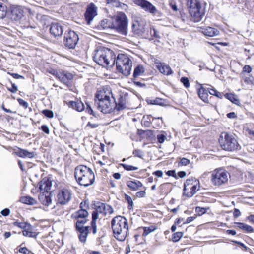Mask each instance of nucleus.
<instances>
[{"mask_svg":"<svg viewBox=\"0 0 254 254\" xmlns=\"http://www.w3.org/2000/svg\"><path fill=\"white\" fill-rule=\"evenodd\" d=\"M20 201L23 203L28 205H34L37 203V201L35 199L29 196H22L20 197Z\"/></svg>","mask_w":254,"mask_h":254,"instance_id":"obj_31","label":"nucleus"},{"mask_svg":"<svg viewBox=\"0 0 254 254\" xmlns=\"http://www.w3.org/2000/svg\"><path fill=\"white\" fill-rule=\"evenodd\" d=\"M225 97L227 99H229L232 102L237 104L239 102V100L237 99L235 95L233 94H226Z\"/></svg>","mask_w":254,"mask_h":254,"instance_id":"obj_41","label":"nucleus"},{"mask_svg":"<svg viewBox=\"0 0 254 254\" xmlns=\"http://www.w3.org/2000/svg\"><path fill=\"white\" fill-rule=\"evenodd\" d=\"M72 195L71 190L63 188L59 191L57 195V200L58 203L62 205L67 204L71 199Z\"/></svg>","mask_w":254,"mask_h":254,"instance_id":"obj_13","label":"nucleus"},{"mask_svg":"<svg viewBox=\"0 0 254 254\" xmlns=\"http://www.w3.org/2000/svg\"><path fill=\"white\" fill-rule=\"evenodd\" d=\"M98 7L93 3L87 5L84 13V17L88 25H90L93 19L97 15Z\"/></svg>","mask_w":254,"mask_h":254,"instance_id":"obj_14","label":"nucleus"},{"mask_svg":"<svg viewBox=\"0 0 254 254\" xmlns=\"http://www.w3.org/2000/svg\"><path fill=\"white\" fill-rule=\"evenodd\" d=\"M74 176L78 183L85 187L94 183V174L92 170L84 165L77 166L74 170Z\"/></svg>","mask_w":254,"mask_h":254,"instance_id":"obj_4","label":"nucleus"},{"mask_svg":"<svg viewBox=\"0 0 254 254\" xmlns=\"http://www.w3.org/2000/svg\"><path fill=\"white\" fill-rule=\"evenodd\" d=\"M18 102L20 105L22 106L24 109H26L28 107V103L22 99H18Z\"/></svg>","mask_w":254,"mask_h":254,"instance_id":"obj_50","label":"nucleus"},{"mask_svg":"<svg viewBox=\"0 0 254 254\" xmlns=\"http://www.w3.org/2000/svg\"><path fill=\"white\" fill-rule=\"evenodd\" d=\"M220 137L221 139H219V143L223 149L233 151L240 148L237 136L235 134L224 133V139L222 136Z\"/></svg>","mask_w":254,"mask_h":254,"instance_id":"obj_7","label":"nucleus"},{"mask_svg":"<svg viewBox=\"0 0 254 254\" xmlns=\"http://www.w3.org/2000/svg\"><path fill=\"white\" fill-rule=\"evenodd\" d=\"M145 71L144 68L142 65H139L134 68L133 72V77L134 78L137 77L140 75H142Z\"/></svg>","mask_w":254,"mask_h":254,"instance_id":"obj_32","label":"nucleus"},{"mask_svg":"<svg viewBox=\"0 0 254 254\" xmlns=\"http://www.w3.org/2000/svg\"><path fill=\"white\" fill-rule=\"evenodd\" d=\"M88 216V213L85 209H80L72 214V217L73 218H87Z\"/></svg>","mask_w":254,"mask_h":254,"instance_id":"obj_28","label":"nucleus"},{"mask_svg":"<svg viewBox=\"0 0 254 254\" xmlns=\"http://www.w3.org/2000/svg\"><path fill=\"white\" fill-rule=\"evenodd\" d=\"M115 54L112 50L101 47L95 50L93 60L100 65L112 67L115 64Z\"/></svg>","mask_w":254,"mask_h":254,"instance_id":"obj_2","label":"nucleus"},{"mask_svg":"<svg viewBox=\"0 0 254 254\" xmlns=\"http://www.w3.org/2000/svg\"><path fill=\"white\" fill-rule=\"evenodd\" d=\"M153 175H155V176L158 177H162L163 173V172L161 170H157L153 172Z\"/></svg>","mask_w":254,"mask_h":254,"instance_id":"obj_63","label":"nucleus"},{"mask_svg":"<svg viewBox=\"0 0 254 254\" xmlns=\"http://www.w3.org/2000/svg\"><path fill=\"white\" fill-rule=\"evenodd\" d=\"M230 177L229 173L222 168L215 169L212 172L211 181L216 187H221L227 184Z\"/></svg>","mask_w":254,"mask_h":254,"instance_id":"obj_8","label":"nucleus"},{"mask_svg":"<svg viewBox=\"0 0 254 254\" xmlns=\"http://www.w3.org/2000/svg\"><path fill=\"white\" fill-rule=\"evenodd\" d=\"M86 112H87L90 115H94L93 111L92 109L91 108L89 104H88V103H86Z\"/></svg>","mask_w":254,"mask_h":254,"instance_id":"obj_54","label":"nucleus"},{"mask_svg":"<svg viewBox=\"0 0 254 254\" xmlns=\"http://www.w3.org/2000/svg\"><path fill=\"white\" fill-rule=\"evenodd\" d=\"M113 208L111 206L105 204V213H104V215H105L107 214H111L113 213Z\"/></svg>","mask_w":254,"mask_h":254,"instance_id":"obj_46","label":"nucleus"},{"mask_svg":"<svg viewBox=\"0 0 254 254\" xmlns=\"http://www.w3.org/2000/svg\"><path fill=\"white\" fill-rule=\"evenodd\" d=\"M181 82L186 88H189L190 86L189 80L187 77H182L181 78Z\"/></svg>","mask_w":254,"mask_h":254,"instance_id":"obj_44","label":"nucleus"},{"mask_svg":"<svg viewBox=\"0 0 254 254\" xmlns=\"http://www.w3.org/2000/svg\"><path fill=\"white\" fill-rule=\"evenodd\" d=\"M113 29L122 35L127 34V18L124 13H120L113 19Z\"/></svg>","mask_w":254,"mask_h":254,"instance_id":"obj_9","label":"nucleus"},{"mask_svg":"<svg viewBox=\"0 0 254 254\" xmlns=\"http://www.w3.org/2000/svg\"><path fill=\"white\" fill-rule=\"evenodd\" d=\"M50 31L51 34L55 37L61 36L63 33L62 26L57 23H52Z\"/></svg>","mask_w":254,"mask_h":254,"instance_id":"obj_19","label":"nucleus"},{"mask_svg":"<svg viewBox=\"0 0 254 254\" xmlns=\"http://www.w3.org/2000/svg\"><path fill=\"white\" fill-rule=\"evenodd\" d=\"M125 198L126 200L127 201V202L128 204V205L127 206L128 209L129 210L133 209V202L131 197L127 194H125Z\"/></svg>","mask_w":254,"mask_h":254,"instance_id":"obj_40","label":"nucleus"},{"mask_svg":"<svg viewBox=\"0 0 254 254\" xmlns=\"http://www.w3.org/2000/svg\"><path fill=\"white\" fill-rule=\"evenodd\" d=\"M155 230V228L154 226H150V227H146L144 228V232L143 235L144 236H147L151 232L154 231Z\"/></svg>","mask_w":254,"mask_h":254,"instance_id":"obj_43","label":"nucleus"},{"mask_svg":"<svg viewBox=\"0 0 254 254\" xmlns=\"http://www.w3.org/2000/svg\"><path fill=\"white\" fill-rule=\"evenodd\" d=\"M204 35L209 37H213L219 34V31L211 27H208L206 29H204L203 31Z\"/></svg>","mask_w":254,"mask_h":254,"instance_id":"obj_27","label":"nucleus"},{"mask_svg":"<svg viewBox=\"0 0 254 254\" xmlns=\"http://www.w3.org/2000/svg\"><path fill=\"white\" fill-rule=\"evenodd\" d=\"M8 74H10L13 78H14L15 79H20V78L24 79V77L23 76H22L21 75H19L17 73H11L10 72H8Z\"/></svg>","mask_w":254,"mask_h":254,"instance_id":"obj_58","label":"nucleus"},{"mask_svg":"<svg viewBox=\"0 0 254 254\" xmlns=\"http://www.w3.org/2000/svg\"><path fill=\"white\" fill-rule=\"evenodd\" d=\"M235 224L238 228L244 230L247 233H252L254 232V229L253 228V227L246 224L241 222H235Z\"/></svg>","mask_w":254,"mask_h":254,"instance_id":"obj_30","label":"nucleus"},{"mask_svg":"<svg viewBox=\"0 0 254 254\" xmlns=\"http://www.w3.org/2000/svg\"><path fill=\"white\" fill-rule=\"evenodd\" d=\"M50 72L66 86L69 87L71 86L72 81L73 78V75L72 73L67 71L54 70H52Z\"/></svg>","mask_w":254,"mask_h":254,"instance_id":"obj_10","label":"nucleus"},{"mask_svg":"<svg viewBox=\"0 0 254 254\" xmlns=\"http://www.w3.org/2000/svg\"><path fill=\"white\" fill-rule=\"evenodd\" d=\"M121 165L124 168L125 170L127 171L137 170L138 169V167H137L126 164H121Z\"/></svg>","mask_w":254,"mask_h":254,"instance_id":"obj_42","label":"nucleus"},{"mask_svg":"<svg viewBox=\"0 0 254 254\" xmlns=\"http://www.w3.org/2000/svg\"><path fill=\"white\" fill-rule=\"evenodd\" d=\"M111 223L115 238L120 241H124L128 229L127 219L119 215L113 218Z\"/></svg>","mask_w":254,"mask_h":254,"instance_id":"obj_3","label":"nucleus"},{"mask_svg":"<svg viewBox=\"0 0 254 254\" xmlns=\"http://www.w3.org/2000/svg\"><path fill=\"white\" fill-rule=\"evenodd\" d=\"M126 97L123 96H120L118 99V101L117 102L115 101L113 109H116L118 111L123 110L126 108Z\"/></svg>","mask_w":254,"mask_h":254,"instance_id":"obj_21","label":"nucleus"},{"mask_svg":"<svg viewBox=\"0 0 254 254\" xmlns=\"http://www.w3.org/2000/svg\"><path fill=\"white\" fill-rule=\"evenodd\" d=\"M77 221L75 223V227H84L83 224L87 222V218H75Z\"/></svg>","mask_w":254,"mask_h":254,"instance_id":"obj_39","label":"nucleus"},{"mask_svg":"<svg viewBox=\"0 0 254 254\" xmlns=\"http://www.w3.org/2000/svg\"><path fill=\"white\" fill-rule=\"evenodd\" d=\"M186 5L191 20L194 22H200L206 12L205 4L199 0H187Z\"/></svg>","mask_w":254,"mask_h":254,"instance_id":"obj_5","label":"nucleus"},{"mask_svg":"<svg viewBox=\"0 0 254 254\" xmlns=\"http://www.w3.org/2000/svg\"><path fill=\"white\" fill-rule=\"evenodd\" d=\"M79 40L78 35L72 30L65 32L64 37V45L69 49H74Z\"/></svg>","mask_w":254,"mask_h":254,"instance_id":"obj_12","label":"nucleus"},{"mask_svg":"<svg viewBox=\"0 0 254 254\" xmlns=\"http://www.w3.org/2000/svg\"><path fill=\"white\" fill-rule=\"evenodd\" d=\"M243 72L250 73L252 71V68L250 65H246L243 68Z\"/></svg>","mask_w":254,"mask_h":254,"instance_id":"obj_56","label":"nucleus"},{"mask_svg":"<svg viewBox=\"0 0 254 254\" xmlns=\"http://www.w3.org/2000/svg\"><path fill=\"white\" fill-rule=\"evenodd\" d=\"M163 100L161 98H157L155 99L152 100L151 103L152 104L161 105L163 104Z\"/></svg>","mask_w":254,"mask_h":254,"instance_id":"obj_51","label":"nucleus"},{"mask_svg":"<svg viewBox=\"0 0 254 254\" xmlns=\"http://www.w3.org/2000/svg\"><path fill=\"white\" fill-rule=\"evenodd\" d=\"M145 194L146 192L145 191H140L136 193V197L139 198L143 197L145 196Z\"/></svg>","mask_w":254,"mask_h":254,"instance_id":"obj_59","label":"nucleus"},{"mask_svg":"<svg viewBox=\"0 0 254 254\" xmlns=\"http://www.w3.org/2000/svg\"><path fill=\"white\" fill-rule=\"evenodd\" d=\"M190 161L186 158H182L179 163V165L186 166L190 163Z\"/></svg>","mask_w":254,"mask_h":254,"instance_id":"obj_49","label":"nucleus"},{"mask_svg":"<svg viewBox=\"0 0 254 254\" xmlns=\"http://www.w3.org/2000/svg\"><path fill=\"white\" fill-rule=\"evenodd\" d=\"M166 174L169 176H172V177H176V172H175V171L174 170H169V171H168L166 172Z\"/></svg>","mask_w":254,"mask_h":254,"instance_id":"obj_64","label":"nucleus"},{"mask_svg":"<svg viewBox=\"0 0 254 254\" xmlns=\"http://www.w3.org/2000/svg\"><path fill=\"white\" fill-rule=\"evenodd\" d=\"M44 197V199L43 200H41L42 202V203L46 206H49L52 202L51 197L49 195H47L46 194L44 195V194L40 195L39 196V199L41 200L43 199Z\"/></svg>","mask_w":254,"mask_h":254,"instance_id":"obj_33","label":"nucleus"},{"mask_svg":"<svg viewBox=\"0 0 254 254\" xmlns=\"http://www.w3.org/2000/svg\"><path fill=\"white\" fill-rule=\"evenodd\" d=\"M157 139L159 143H163L166 139V136L163 134H159L157 135Z\"/></svg>","mask_w":254,"mask_h":254,"instance_id":"obj_48","label":"nucleus"},{"mask_svg":"<svg viewBox=\"0 0 254 254\" xmlns=\"http://www.w3.org/2000/svg\"><path fill=\"white\" fill-rule=\"evenodd\" d=\"M7 13V6L5 4L0 2V18H4L6 16Z\"/></svg>","mask_w":254,"mask_h":254,"instance_id":"obj_34","label":"nucleus"},{"mask_svg":"<svg viewBox=\"0 0 254 254\" xmlns=\"http://www.w3.org/2000/svg\"><path fill=\"white\" fill-rule=\"evenodd\" d=\"M8 90L12 93H16L18 90V88L15 84H12V88H8Z\"/></svg>","mask_w":254,"mask_h":254,"instance_id":"obj_57","label":"nucleus"},{"mask_svg":"<svg viewBox=\"0 0 254 254\" xmlns=\"http://www.w3.org/2000/svg\"><path fill=\"white\" fill-rule=\"evenodd\" d=\"M90 228L92 230L91 227L90 226L78 227L76 228V229L78 233L79 239L81 243H85L86 242L87 236L89 233V229Z\"/></svg>","mask_w":254,"mask_h":254,"instance_id":"obj_17","label":"nucleus"},{"mask_svg":"<svg viewBox=\"0 0 254 254\" xmlns=\"http://www.w3.org/2000/svg\"><path fill=\"white\" fill-rule=\"evenodd\" d=\"M13 225L15 226L18 227L21 229H26L27 227L29 228L31 227V225L27 222H20L18 221H16L13 223Z\"/></svg>","mask_w":254,"mask_h":254,"instance_id":"obj_38","label":"nucleus"},{"mask_svg":"<svg viewBox=\"0 0 254 254\" xmlns=\"http://www.w3.org/2000/svg\"><path fill=\"white\" fill-rule=\"evenodd\" d=\"M196 211L198 213L199 215H201L206 212V209L204 208L197 207L196 208Z\"/></svg>","mask_w":254,"mask_h":254,"instance_id":"obj_52","label":"nucleus"},{"mask_svg":"<svg viewBox=\"0 0 254 254\" xmlns=\"http://www.w3.org/2000/svg\"><path fill=\"white\" fill-rule=\"evenodd\" d=\"M115 64L117 70L125 76L130 74L132 67V61L128 57L124 54H119L115 58Z\"/></svg>","mask_w":254,"mask_h":254,"instance_id":"obj_6","label":"nucleus"},{"mask_svg":"<svg viewBox=\"0 0 254 254\" xmlns=\"http://www.w3.org/2000/svg\"><path fill=\"white\" fill-rule=\"evenodd\" d=\"M95 105L97 109L103 113H110L113 110L115 98L111 88L108 86H103L95 94Z\"/></svg>","mask_w":254,"mask_h":254,"instance_id":"obj_1","label":"nucleus"},{"mask_svg":"<svg viewBox=\"0 0 254 254\" xmlns=\"http://www.w3.org/2000/svg\"><path fill=\"white\" fill-rule=\"evenodd\" d=\"M41 130L45 133L48 134L50 133L49 129L48 126L43 125L41 126Z\"/></svg>","mask_w":254,"mask_h":254,"instance_id":"obj_53","label":"nucleus"},{"mask_svg":"<svg viewBox=\"0 0 254 254\" xmlns=\"http://www.w3.org/2000/svg\"><path fill=\"white\" fill-rule=\"evenodd\" d=\"M10 211L8 208H5L1 211V214L4 216H7L9 215Z\"/></svg>","mask_w":254,"mask_h":254,"instance_id":"obj_55","label":"nucleus"},{"mask_svg":"<svg viewBox=\"0 0 254 254\" xmlns=\"http://www.w3.org/2000/svg\"><path fill=\"white\" fill-rule=\"evenodd\" d=\"M42 113L44 116L49 118H52L54 117L53 112L50 110H44L42 111Z\"/></svg>","mask_w":254,"mask_h":254,"instance_id":"obj_45","label":"nucleus"},{"mask_svg":"<svg viewBox=\"0 0 254 254\" xmlns=\"http://www.w3.org/2000/svg\"><path fill=\"white\" fill-rule=\"evenodd\" d=\"M15 153L17 156L22 158H32L36 155L34 152H29L26 150L21 148H19L18 151L16 152Z\"/></svg>","mask_w":254,"mask_h":254,"instance_id":"obj_23","label":"nucleus"},{"mask_svg":"<svg viewBox=\"0 0 254 254\" xmlns=\"http://www.w3.org/2000/svg\"><path fill=\"white\" fill-rule=\"evenodd\" d=\"M24 9L22 7L17 5H13L10 7V18L14 21H19L24 16Z\"/></svg>","mask_w":254,"mask_h":254,"instance_id":"obj_15","label":"nucleus"},{"mask_svg":"<svg viewBox=\"0 0 254 254\" xmlns=\"http://www.w3.org/2000/svg\"><path fill=\"white\" fill-rule=\"evenodd\" d=\"M133 154L135 157L142 158L144 155L143 151L139 149H135L133 151Z\"/></svg>","mask_w":254,"mask_h":254,"instance_id":"obj_47","label":"nucleus"},{"mask_svg":"<svg viewBox=\"0 0 254 254\" xmlns=\"http://www.w3.org/2000/svg\"><path fill=\"white\" fill-rule=\"evenodd\" d=\"M31 226L29 228H27L25 230H24L22 232L23 235L25 236L28 237H35L36 235L34 232H33L31 231Z\"/></svg>","mask_w":254,"mask_h":254,"instance_id":"obj_36","label":"nucleus"},{"mask_svg":"<svg viewBox=\"0 0 254 254\" xmlns=\"http://www.w3.org/2000/svg\"><path fill=\"white\" fill-rule=\"evenodd\" d=\"M69 106L78 112H81L85 109V106L81 101L77 100L75 101H70Z\"/></svg>","mask_w":254,"mask_h":254,"instance_id":"obj_24","label":"nucleus"},{"mask_svg":"<svg viewBox=\"0 0 254 254\" xmlns=\"http://www.w3.org/2000/svg\"><path fill=\"white\" fill-rule=\"evenodd\" d=\"M100 26L103 29H113V19H105L101 21Z\"/></svg>","mask_w":254,"mask_h":254,"instance_id":"obj_29","label":"nucleus"},{"mask_svg":"<svg viewBox=\"0 0 254 254\" xmlns=\"http://www.w3.org/2000/svg\"><path fill=\"white\" fill-rule=\"evenodd\" d=\"M198 94L200 98L205 103L209 101L208 91L205 89L202 85L198 90Z\"/></svg>","mask_w":254,"mask_h":254,"instance_id":"obj_26","label":"nucleus"},{"mask_svg":"<svg viewBox=\"0 0 254 254\" xmlns=\"http://www.w3.org/2000/svg\"><path fill=\"white\" fill-rule=\"evenodd\" d=\"M195 182H199V181L195 178L187 179L184 183V189H187L194 185Z\"/></svg>","mask_w":254,"mask_h":254,"instance_id":"obj_35","label":"nucleus"},{"mask_svg":"<svg viewBox=\"0 0 254 254\" xmlns=\"http://www.w3.org/2000/svg\"><path fill=\"white\" fill-rule=\"evenodd\" d=\"M195 218L196 217L194 216L189 217L187 218L186 222H183V224H188L190 223L191 222L193 221L195 219Z\"/></svg>","mask_w":254,"mask_h":254,"instance_id":"obj_62","label":"nucleus"},{"mask_svg":"<svg viewBox=\"0 0 254 254\" xmlns=\"http://www.w3.org/2000/svg\"><path fill=\"white\" fill-rule=\"evenodd\" d=\"M183 233L181 232H177L174 233L172 236V241L173 242H178L180 239L183 237Z\"/></svg>","mask_w":254,"mask_h":254,"instance_id":"obj_37","label":"nucleus"},{"mask_svg":"<svg viewBox=\"0 0 254 254\" xmlns=\"http://www.w3.org/2000/svg\"><path fill=\"white\" fill-rule=\"evenodd\" d=\"M52 187V182L48 179H43L39 184V190L41 193H44L46 192L48 193V191L50 190Z\"/></svg>","mask_w":254,"mask_h":254,"instance_id":"obj_20","label":"nucleus"},{"mask_svg":"<svg viewBox=\"0 0 254 254\" xmlns=\"http://www.w3.org/2000/svg\"><path fill=\"white\" fill-rule=\"evenodd\" d=\"M99 126V124H92L90 122H88L86 127H90L91 128H95Z\"/></svg>","mask_w":254,"mask_h":254,"instance_id":"obj_61","label":"nucleus"},{"mask_svg":"<svg viewBox=\"0 0 254 254\" xmlns=\"http://www.w3.org/2000/svg\"><path fill=\"white\" fill-rule=\"evenodd\" d=\"M135 4L140 6L145 11L152 14H156L157 10L155 6L146 0H133Z\"/></svg>","mask_w":254,"mask_h":254,"instance_id":"obj_16","label":"nucleus"},{"mask_svg":"<svg viewBox=\"0 0 254 254\" xmlns=\"http://www.w3.org/2000/svg\"><path fill=\"white\" fill-rule=\"evenodd\" d=\"M127 185L131 190L136 191L142 186V183L138 180L128 181Z\"/></svg>","mask_w":254,"mask_h":254,"instance_id":"obj_25","label":"nucleus"},{"mask_svg":"<svg viewBox=\"0 0 254 254\" xmlns=\"http://www.w3.org/2000/svg\"><path fill=\"white\" fill-rule=\"evenodd\" d=\"M227 117L230 119H235L237 118V116L234 112L228 113L227 114Z\"/></svg>","mask_w":254,"mask_h":254,"instance_id":"obj_60","label":"nucleus"},{"mask_svg":"<svg viewBox=\"0 0 254 254\" xmlns=\"http://www.w3.org/2000/svg\"><path fill=\"white\" fill-rule=\"evenodd\" d=\"M156 67L159 71L164 75H169L173 73L170 67L164 63H159Z\"/></svg>","mask_w":254,"mask_h":254,"instance_id":"obj_22","label":"nucleus"},{"mask_svg":"<svg viewBox=\"0 0 254 254\" xmlns=\"http://www.w3.org/2000/svg\"><path fill=\"white\" fill-rule=\"evenodd\" d=\"M95 207V210L93 211L92 214V220L91 222L92 232L93 234H95L97 231L96 220L98 218V215L101 214L104 215V213H105V204L98 203Z\"/></svg>","mask_w":254,"mask_h":254,"instance_id":"obj_11","label":"nucleus"},{"mask_svg":"<svg viewBox=\"0 0 254 254\" xmlns=\"http://www.w3.org/2000/svg\"><path fill=\"white\" fill-rule=\"evenodd\" d=\"M199 182H195L194 185L189 188L183 189V194L188 197H191L199 190Z\"/></svg>","mask_w":254,"mask_h":254,"instance_id":"obj_18","label":"nucleus"}]
</instances>
